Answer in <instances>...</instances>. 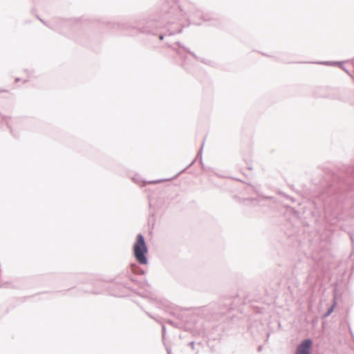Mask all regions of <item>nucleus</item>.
<instances>
[{"mask_svg": "<svg viewBox=\"0 0 354 354\" xmlns=\"http://www.w3.org/2000/svg\"><path fill=\"white\" fill-rule=\"evenodd\" d=\"M312 346V341L306 339L297 347L295 354H310V349Z\"/></svg>", "mask_w": 354, "mask_h": 354, "instance_id": "f03ea898", "label": "nucleus"}, {"mask_svg": "<svg viewBox=\"0 0 354 354\" xmlns=\"http://www.w3.org/2000/svg\"><path fill=\"white\" fill-rule=\"evenodd\" d=\"M133 252L136 260L140 264L145 265L147 263L146 257L147 248L144 237L141 234H138L136 237V241L133 245Z\"/></svg>", "mask_w": 354, "mask_h": 354, "instance_id": "f257e3e1", "label": "nucleus"}, {"mask_svg": "<svg viewBox=\"0 0 354 354\" xmlns=\"http://www.w3.org/2000/svg\"><path fill=\"white\" fill-rule=\"evenodd\" d=\"M159 39H160V40H162V39H163V36H162V35H161V36H160Z\"/></svg>", "mask_w": 354, "mask_h": 354, "instance_id": "7ed1b4c3", "label": "nucleus"}]
</instances>
